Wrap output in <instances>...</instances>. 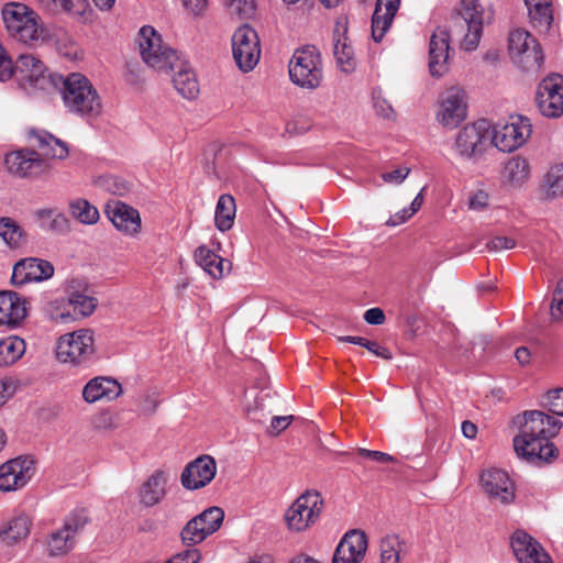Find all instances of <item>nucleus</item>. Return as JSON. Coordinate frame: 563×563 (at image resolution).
I'll list each match as a JSON object with an SVG mask.
<instances>
[{
	"instance_id": "obj_22",
	"label": "nucleus",
	"mask_w": 563,
	"mask_h": 563,
	"mask_svg": "<svg viewBox=\"0 0 563 563\" xmlns=\"http://www.w3.org/2000/svg\"><path fill=\"white\" fill-rule=\"evenodd\" d=\"M104 213L115 229L126 235H134L141 229L139 211L120 200H109L104 205Z\"/></svg>"
},
{
	"instance_id": "obj_53",
	"label": "nucleus",
	"mask_w": 563,
	"mask_h": 563,
	"mask_svg": "<svg viewBox=\"0 0 563 563\" xmlns=\"http://www.w3.org/2000/svg\"><path fill=\"white\" fill-rule=\"evenodd\" d=\"M400 2L401 0H376L374 11L395 18L399 10Z\"/></svg>"
},
{
	"instance_id": "obj_52",
	"label": "nucleus",
	"mask_w": 563,
	"mask_h": 563,
	"mask_svg": "<svg viewBox=\"0 0 563 563\" xmlns=\"http://www.w3.org/2000/svg\"><path fill=\"white\" fill-rule=\"evenodd\" d=\"M201 554L196 548H190L174 555L166 563H199Z\"/></svg>"
},
{
	"instance_id": "obj_55",
	"label": "nucleus",
	"mask_w": 563,
	"mask_h": 563,
	"mask_svg": "<svg viewBox=\"0 0 563 563\" xmlns=\"http://www.w3.org/2000/svg\"><path fill=\"white\" fill-rule=\"evenodd\" d=\"M15 393V384L11 378L0 379V408H2Z\"/></svg>"
},
{
	"instance_id": "obj_56",
	"label": "nucleus",
	"mask_w": 563,
	"mask_h": 563,
	"mask_svg": "<svg viewBox=\"0 0 563 563\" xmlns=\"http://www.w3.org/2000/svg\"><path fill=\"white\" fill-rule=\"evenodd\" d=\"M515 246V240L508 236H495L487 243V249L494 252L510 250Z\"/></svg>"
},
{
	"instance_id": "obj_13",
	"label": "nucleus",
	"mask_w": 563,
	"mask_h": 563,
	"mask_svg": "<svg viewBox=\"0 0 563 563\" xmlns=\"http://www.w3.org/2000/svg\"><path fill=\"white\" fill-rule=\"evenodd\" d=\"M232 54L236 66L243 71H251L261 57L260 38L254 29L244 24L232 35Z\"/></svg>"
},
{
	"instance_id": "obj_63",
	"label": "nucleus",
	"mask_w": 563,
	"mask_h": 563,
	"mask_svg": "<svg viewBox=\"0 0 563 563\" xmlns=\"http://www.w3.org/2000/svg\"><path fill=\"white\" fill-rule=\"evenodd\" d=\"M291 416H275L272 418L271 421V429L275 433H279L280 431L285 430L289 423Z\"/></svg>"
},
{
	"instance_id": "obj_61",
	"label": "nucleus",
	"mask_w": 563,
	"mask_h": 563,
	"mask_svg": "<svg viewBox=\"0 0 563 563\" xmlns=\"http://www.w3.org/2000/svg\"><path fill=\"white\" fill-rule=\"evenodd\" d=\"M364 320L368 324L379 325L385 322V314L380 308L367 309L364 313Z\"/></svg>"
},
{
	"instance_id": "obj_16",
	"label": "nucleus",
	"mask_w": 563,
	"mask_h": 563,
	"mask_svg": "<svg viewBox=\"0 0 563 563\" xmlns=\"http://www.w3.org/2000/svg\"><path fill=\"white\" fill-rule=\"evenodd\" d=\"M536 100L543 117H561L563 114V76L552 74L544 78L538 87Z\"/></svg>"
},
{
	"instance_id": "obj_58",
	"label": "nucleus",
	"mask_w": 563,
	"mask_h": 563,
	"mask_svg": "<svg viewBox=\"0 0 563 563\" xmlns=\"http://www.w3.org/2000/svg\"><path fill=\"white\" fill-rule=\"evenodd\" d=\"M374 108L376 113L384 119H391L394 115L393 107L379 96H374Z\"/></svg>"
},
{
	"instance_id": "obj_43",
	"label": "nucleus",
	"mask_w": 563,
	"mask_h": 563,
	"mask_svg": "<svg viewBox=\"0 0 563 563\" xmlns=\"http://www.w3.org/2000/svg\"><path fill=\"white\" fill-rule=\"evenodd\" d=\"M181 540L184 544L194 547L202 542L209 534L203 529L200 518H192L181 530Z\"/></svg>"
},
{
	"instance_id": "obj_44",
	"label": "nucleus",
	"mask_w": 563,
	"mask_h": 563,
	"mask_svg": "<svg viewBox=\"0 0 563 563\" xmlns=\"http://www.w3.org/2000/svg\"><path fill=\"white\" fill-rule=\"evenodd\" d=\"M0 236L10 246H18L23 238L22 228L11 218H0Z\"/></svg>"
},
{
	"instance_id": "obj_36",
	"label": "nucleus",
	"mask_w": 563,
	"mask_h": 563,
	"mask_svg": "<svg viewBox=\"0 0 563 563\" xmlns=\"http://www.w3.org/2000/svg\"><path fill=\"white\" fill-rule=\"evenodd\" d=\"M26 344L16 335L0 339V367H5L18 362L25 353Z\"/></svg>"
},
{
	"instance_id": "obj_31",
	"label": "nucleus",
	"mask_w": 563,
	"mask_h": 563,
	"mask_svg": "<svg viewBox=\"0 0 563 563\" xmlns=\"http://www.w3.org/2000/svg\"><path fill=\"white\" fill-rule=\"evenodd\" d=\"M481 487L485 493H514L515 479L504 470L489 468L481 474Z\"/></svg>"
},
{
	"instance_id": "obj_32",
	"label": "nucleus",
	"mask_w": 563,
	"mask_h": 563,
	"mask_svg": "<svg viewBox=\"0 0 563 563\" xmlns=\"http://www.w3.org/2000/svg\"><path fill=\"white\" fill-rule=\"evenodd\" d=\"M177 73L173 76V85L180 96L186 99H195L199 93V85L196 75L191 68L178 59L175 63Z\"/></svg>"
},
{
	"instance_id": "obj_20",
	"label": "nucleus",
	"mask_w": 563,
	"mask_h": 563,
	"mask_svg": "<svg viewBox=\"0 0 563 563\" xmlns=\"http://www.w3.org/2000/svg\"><path fill=\"white\" fill-rule=\"evenodd\" d=\"M510 545L519 563H553L542 544L525 530H516Z\"/></svg>"
},
{
	"instance_id": "obj_25",
	"label": "nucleus",
	"mask_w": 563,
	"mask_h": 563,
	"mask_svg": "<svg viewBox=\"0 0 563 563\" xmlns=\"http://www.w3.org/2000/svg\"><path fill=\"white\" fill-rule=\"evenodd\" d=\"M122 393L121 384L111 377L98 376L90 379L82 389V398L88 404L101 400L111 401Z\"/></svg>"
},
{
	"instance_id": "obj_41",
	"label": "nucleus",
	"mask_w": 563,
	"mask_h": 563,
	"mask_svg": "<svg viewBox=\"0 0 563 563\" xmlns=\"http://www.w3.org/2000/svg\"><path fill=\"white\" fill-rule=\"evenodd\" d=\"M46 314L54 321L68 323L75 320L68 298L54 299L45 306Z\"/></svg>"
},
{
	"instance_id": "obj_37",
	"label": "nucleus",
	"mask_w": 563,
	"mask_h": 563,
	"mask_svg": "<svg viewBox=\"0 0 563 563\" xmlns=\"http://www.w3.org/2000/svg\"><path fill=\"white\" fill-rule=\"evenodd\" d=\"M75 547V539L64 529L51 532L46 539V551L49 556H64Z\"/></svg>"
},
{
	"instance_id": "obj_35",
	"label": "nucleus",
	"mask_w": 563,
	"mask_h": 563,
	"mask_svg": "<svg viewBox=\"0 0 563 563\" xmlns=\"http://www.w3.org/2000/svg\"><path fill=\"white\" fill-rule=\"evenodd\" d=\"M407 553V544L397 534H388L380 540L379 563H400Z\"/></svg>"
},
{
	"instance_id": "obj_54",
	"label": "nucleus",
	"mask_w": 563,
	"mask_h": 563,
	"mask_svg": "<svg viewBox=\"0 0 563 563\" xmlns=\"http://www.w3.org/2000/svg\"><path fill=\"white\" fill-rule=\"evenodd\" d=\"M409 173L410 168L399 167L395 170L383 173L382 178L387 184L399 185L408 177Z\"/></svg>"
},
{
	"instance_id": "obj_50",
	"label": "nucleus",
	"mask_w": 563,
	"mask_h": 563,
	"mask_svg": "<svg viewBox=\"0 0 563 563\" xmlns=\"http://www.w3.org/2000/svg\"><path fill=\"white\" fill-rule=\"evenodd\" d=\"M170 475L167 471L156 470L144 483V493H157L164 490Z\"/></svg>"
},
{
	"instance_id": "obj_7",
	"label": "nucleus",
	"mask_w": 563,
	"mask_h": 563,
	"mask_svg": "<svg viewBox=\"0 0 563 563\" xmlns=\"http://www.w3.org/2000/svg\"><path fill=\"white\" fill-rule=\"evenodd\" d=\"M139 51L142 59L150 67L159 70H174L178 62L177 53L164 44L161 34L151 25H144L139 31Z\"/></svg>"
},
{
	"instance_id": "obj_29",
	"label": "nucleus",
	"mask_w": 563,
	"mask_h": 563,
	"mask_svg": "<svg viewBox=\"0 0 563 563\" xmlns=\"http://www.w3.org/2000/svg\"><path fill=\"white\" fill-rule=\"evenodd\" d=\"M29 139L36 142V145L42 151L44 156L56 159H65L69 155V148L67 144L47 131L31 130L29 132Z\"/></svg>"
},
{
	"instance_id": "obj_18",
	"label": "nucleus",
	"mask_w": 563,
	"mask_h": 563,
	"mask_svg": "<svg viewBox=\"0 0 563 563\" xmlns=\"http://www.w3.org/2000/svg\"><path fill=\"white\" fill-rule=\"evenodd\" d=\"M217 463L211 455H200L189 462L180 474V483L187 490H198L207 486L216 476Z\"/></svg>"
},
{
	"instance_id": "obj_27",
	"label": "nucleus",
	"mask_w": 563,
	"mask_h": 563,
	"mask_svg": "<svg viewBox=\"0 0 563 563\" xmlns=\"http://www.w3.org/2000/svg\"><path fill=\"white\" fill-rule=\"evenodd\" d=\"M345 22H336L333 32V55L338 67L344 73H351L356 66L354 49L346 36Z\"/></svg>"
},
{
	"instance_id": "obj_30",
	"label": "nucleus",
	"mask_w": 563,
	"mask_h": 563,
	"mask_svg": "<svg viewBox=\"0 0 563 563\" xmlns=\"http://www.w3.org/2000/svg\"><path fill=\"white\" fill-rule=\"evenodd\" d=\"M196 263L213 278H221L231 269V263L206 246H199L195 252Z\"/></svg>"
},
{
	"instance_id": "obj_12",
	"label": "nucleus",
	"mask_w": 563,
	"mask_h": 563,
	"mask_svg": "<svg viewBox=\"0 0 563 563\" xmlns=\"http://www.w3.org/2000/svg\"><path fill=\"white\" fill-rule=\"evenodd\" d=\"M490 124L486 120H478L463 126L455 135L454 153L463 159H475L483 155L489 136Z\"/></svg>"
},
{
	"instance_id": "obj_51",
	"label": "nucleus",
	"mask_w": 563,
	"mask_h": 563,
	"mask_svg": "<svg viewBox=\"0 0 563 563\" xmlns=\"http://www.w3.org/2000/svg\"><path fill=\"white\" fill-rule=\"evenodd\" d=\"M543 401L550 412L563 417V388L548 391Z\"/></svg>"
},
{
	"instance_id": "obj_10",
	"label": "nucleus",
	"mask_w": 563,
	"mask_h": 563,
	"mask_svg": "<svg viewBox=\"0 0 563 563\" xmlns=\"http://www.w3.org/2000/svg\"><path fill=\"white\" fill-rule=\"evenodd\" d=\"M467 117V96L465 90L457 86L445 88L437 102V121L445 129H455Z\"/></svg>"
},
{
	"instance_id": "obj_46",
	"label": "nucleus",
	"mask_w": 563,
	"mask_h": 563,
	"mask_svg": "<svg viewBox=\"0 0 563 563\" xmlns=\"http://www.w3.org/2000/svg\"><path fill=\"white\" fill-rule=\"evenodd\" d=\"M93 183L96 187L115 196H123L129 190L126 181L113 175L99 176Z\"/></svg>"
},
{
	"instance_id": "obj_4",
	"label": "nucleus",
	"mask_w": 563,
	"mask_h": 563,
	"mask_svg": "<svg viewBox=\"0 0 563 563\" xmlns=\"http://www.w3.org/2000/svg\"><path fill=\"white\" fill-rule=\"evenodd\" d=\"M19 86L27 93L51 92L58 87L59 75L49 74L44 63L32 54L20 55L13 67Z\"/></svg>"
},
{
	"instance_id": "obj_57",
	"label": "nucleus",
	"mask_w": 563,
	"mask_h": 563,
	"mask_svg": "<svg viewBox=\"0 0 563 563\" xmlns=\"http://www.w3.org/2000/svg\"><path fill=\"white\" fill-rule=\"evenodd\" d=\"M488 206V195L478 190L470 197L468 208L474 211H482Z\"/></svg>"
},
{
	"instance_id": "obj_28",
	"label": "nucleus",
	"mask_w": 563,
	"mask_h": 563,
	"mask_svg": "<svg viewBox=\"0 0 563 563\" xmlns=\"http://www.w3.org/2000/svg\"><path fill=\"white\" fill-rule=\"evenodd\" d=\"M32 521L25 514H18L0 526V541L12 547L24 541L31 531Z\"/></svg>"
},
{
	"instance_id": "obj_2",
	"label": "nucleus",
	"mask_w": 563,
	"mask_h": 563,
	"mask_svg": "<svg viewBox=\"0 0 563 563\" xmlns=\"http://www.w3.org/2000/svg\"><path fill=\"white\" fill-rule=\"evenodd\" d=\"M2 19L8 33L19 42L38 45L52 40V34L43 25L40 15L24 3L4 4Z\"/></svg>"
},
{
	"instance_id": "obj_39",
	"label": "nucleus",
	"mask_w": 563,
	"mask_h": 563,
	"mask_svg": "<svg viewBox=\"0 0 563 563\" xmlns=\"http://www.w3.org/2000/svg\"><path fill=\"white\" fill-rule=\"evenodd\" d=\"M543 187L548 198L563 197V164H556L549 169Z\"/></svg>"
},
{
	"instance_id": "obj_11",
	"label": "nucleus",
	"mask_w": 563,
	"mask_h": 563,
	"mask_svg": "<svg viewBox=\"0 0 563 563\" xmlns=\"http://www.w3.org/2000/svg\"><path fill=\"white\" fill-rule=\"evenodd\" d=\"M508 51L511 59L525 70H538L543 64L540 44L523 29H516L509 34Z\"/></svg>"
},
{
	"instance_id": "obj_47",
	"label": "nucleus",
	"mask_w": 563,
	"mask_h": 563,
	"mask_svg": "<svg viewBox=\"0 0 563 563\" xmlns=\"http://www.w3.org/2000/svg\"><path fill=\"white\" fill-rule=\"evenodd\" d=\"M223 511L219 507H210L200 515L196 516V518L201 519L202 527L205 530H207L209 536L220 528L223 521Z\"/></svg>"
},
{
	"instance_id": "obj_6",
	"label": "nucleus",
	"mask_w": 563,
	"mask_h": 563,
	"mask_svg": "<svg viewBox=\"0 0 563 563\" xmlns=\"http://www.w3.org/2000/svg\"><path fill=\"white\" fill-rule=\"evenodd\" d=\"M289 77L292 84L305 89H316L321 85L322 59L316 46L307 45L294 52L289 62Z\"/></svg>"
},
{
	"instance_id": "obj_14",
	"label": "nucleus",
	"mask_w": 563,
	"mask_h": 563,
	"mask_svg": "<svg viewBox=\"0 0 563 563\" xmlns=\"http://www.w3.org/2000/svg\"><path fill=\"white\" fill-rule=\"evenodd\" d=\"M3 163L5 170L12 177L20 179L38 178L47 168L46 162L42 155L27 147L7 153Z\"/></svg>"
},
{
	"instance_id": "obj_64",
	"label": "nucleus",
	"mask_w": 563,
	"mask_h": 563,
	"mask_svg": "<svg viewBox=\"0 0 563 563\" xmlns=\"http://www.w3.org/2000/svg\"><path fill=\"white\" fill-rule=\"evenodd\" d=\"M551 317L556 321L563 319V297H560L559 295H553Z\"/></svg>"
},
{
	"instance_id": "obj_42",
	"label": "nucleus",
	"mask_w": 563,
	"mask_h": 563,
	"mask_svg": "<svg viewBox=\"0 0 563 563\" xmlns=\"http://www.w3.org/2000/svg\"><path fill=\"white\" fill-rule=\"evenodd\" d=\"M38 216L40 217H51L49 222H45L44 230L51 231L58 234H64L69 231V220L68 218L63 213L59 212L57 209L53 208H42L38 209Z\"/></svg>"
},
{
	"instance_id": "obj_1",
	"label": "nucleus",
	"mask_w": 563,
	"mask_h": 563,
	"mask_svg": "<svg viewBox=\"0 0 563 563\" xmlns=\"http://www.w3.org/2000/svg\"><path fill=\"white\" fill-rule=\"evenodd\" d=\"M514 423L519 428L512 441L518 457L536 465L556 457L558 450L551 439L562 428L559 419L540 410H527L517 416Z\"/></svg>"
},
{
	"instance_id": "obj_26",
	"label": "nucleus",
	"mask_w": 563,
	"mask_h": 563,
	"mask_svg": "<svg viewBox=\"0 0 563 563\" xmlns=\"http://www.w3.org/2000/svg\"><path fill=\"white\" fill-rule=\"evenodd\" d=\"M25 317V299L14 291H0V325L15 328Z\"/></svg>"
},
{
	"instance_id": "obj_40",
	"label": "nucleus",
	"mask_w": 563,
	"mask_h": 563,
	"mask_svg": "<svg viewBox=\"0 0 563 563\" xmlns=\"http://www.w3.org/2000/svg\"><path fill=\"white\" fill-rule=\"evenodd\" d=\"M71 312L75 320L89 317L97 308V299L80 292H74L68 297Z\"/></svg>"
},
{
	"instance_id": "obj_23",
	"label": "nucleus",
	"mask_w": 563,
	"mask_h": 563,
	"mask_svg": "<svg viewBox=\"0 0 563 563\" xmlns=\"http://www.w3.org/2000/svg\"><path fill=\"white\" fill-rule=\"evenodd\" d=\"M367 550V537L361 530L347 531L338 544L332 563H360Z\"/></svg>"
},
{
	"instance_id": "obj_9",
	"label": "nucleus",
	"mask_w": 563,
	"mask_h": 563,
	"mask_svg": "<svg viewBox=\"0 0 563 563\" xmlns=\"http://www.w3.org/2000/svg\"><path fill=\"white\" fill-rule=\"evenodd\" d=\"M531 133L532 124L527 117L511 115L492 128V143L500 152L511 153L523 146Z\"/></svg>"
},
{
	"instance_id": "obj_19",
	"label": "nucleus",
	"mask_w": 563,
	"mask_h": 563,
	"mask_svg": "<svg viewBox=\"0 0 563 563\" xmlns=\"http://www.w3.org/2000/svg\"><path fill=\"white\" fill-rule=\"evenodd\" d=\"M453 40L450 31L438 27L431 35L429 43V71L432 77H442L449 71L450 41Z\"/></svg>"
},
{
	"instance_id": "obj_45",
	"label": "nucleus",
	"mask_w": 563,
	"mask_h": 563,
	"mask_svg": "<svg viewBox=\"0 0 563 563\" xmlns=\"http://www.w3.org/2000/svg\"><path fill=\"white\" fill-rule=\"evenodd\" d=\"M89 521L88 511L85 508H79L66 516L63 528L75 539L76 534L81 532Z\"/></svg>"
},
{
	"instance_id": "obj_8",
	"label": "nucleus",
	"mask_w": 563,
	"mask_h": 563,
	"mask_svg": "<svg viewBox=\"0 0 563 563\" xmlns=\"http://www.w3.org/2000/svg\"><path fill=\"white\" fill-rule=\"evenodd\" d=\"M95 354L93 332L89 329H79L65 333L57 340V360L70 366H80Z\"/></svg>"
},
{
	"instance_id": "obj_48",
	"label": "nucleus",
	"mask_w": 563,
	"mask_h": 563,
	"mask_svg": "<svg viewBox=\"0 0 563 563\" xmlns=\"http://www.w3.org/2000/svg\"><path fill=\"white\" fill-rule=\"evenodd\" d=\"M224 5L229 14L239 19H249L255 11L253 0H224Z\"/></svg>"
},
{
	"instance_id": "obj_38",
	"label": "nucleus",
	"mask_w": 563,
	"mask_h": 563,
	"mask_svg": "<svg viewBox=\"0 0 563 563\" xmlns=\"http://www.w3.org/2000/svg\"><path fill=\"white\" fill-rule=\"evenodd\" d=\"M69 211L74 219L87 225L97 223L100 218L98 209L82 198L70 201Z\"/></svg>"
},
{
	"instance_id": "obj_3",
	"label": "nucleus",
	"mask_w": 563,
	"mask_h": 563,
	"mask_svg": "<svg viewBox=\"0 0 563 563\" xmlns=\"http://www.w3.org/2000/svg\"><path fill=\"white\" fill-rule=\"evenodd\" d=\"M66 109L85 119H93L100 115L102 103L100 96L90 80L79 74L71 73L67 77L60 76L58 87Z\"/></svg>"
},
{
	"instance_id": "obj_49",
	"label": "nucleus",
	"mask_w": 563,
	"mask_h": 563,
	"mask_svg": "<svg viewBox=\"0 0 563 563\" xmlns=\"http://www.w3.org/2000/svg\"><path fill=\"white\" fill-rule=\"evenodd\" d=\"M393 21V16L374 11L372 16V37L375 42L383 40L386 32L390 29Z\"/></svg>"
},
{
	"instance_id": "obj_62",
	"label": "nucleus",
	"mask_w": 563,
	"mask_h": 563,
	"mask_svg": "<svg viewBox=\"0 0 563 563\" xmlns=\"http://www.w3.org/2000/svg\"><path fill=\"white\" fill-rule=\"evenodd\" d=\"M366 350H368L374 355H376L378 357H382L384 360H391L393 358V355H391L390 351L387 347H384V346L379 345L375 341H369L368 340Z\"/></svg>"
},
{
	"instance_id": "obj_21",
	"label": "nucleus",
	"mask_w": 563,
	"mask_h": 563,
	"mask_svg": "<svg viewBox=\"0 0 563 563\" xmlns=\"http://www.w3.org/2000/svg\"><path fill=\"white\" fill-rule=\"evenodd\" d=\"M55 268L48 261L27 257L19 261L13 266L11 282L15 286L27 283H41L53 277Z\"/></svg>"
},
{
	"instance_id": "obj_33",
	"label": "nucleus",
	"mask_w": 563,
	"mask_h": 563,
	"mask_svg": "<svg viewBox=\"0 0 563 563\" xmlns=\"http://www.w3.org/2000/svg\"><path fill=\"white\" fill-rule=\"evenodd\" d=\"M534 27L548 30L553 20L552 0H525Z\"/></svg>"
},
{
	"instance_id": "obj_24",
	"label": "nucleus",
	"mask_w": 563,
	"mask_h": 563,
	"mask_svg": "<svg viewBox=\"0 0 563 563\" xmlns=\"http://www.w3.org/2000/svg\"><path fill=\"white\" fill-rule=\"evenodd\" d=\"M531 175L530 162L521 155H515L504 164L500 180L509 189H521L529 183Z\"/></svg>"
},
{
	"instance_id": "obj_17",
	"label": "nucleus",
	"mask_w": 563,
	"mask_h": 563,
	"mask_svg": "<svg viewBox=\"0 0 563 563\" xmlns=\"http://www.w3.org/2000/svg\"><path fill=\"white\" fill-rule=\"evenodd\" d=\"M321 495H299L285 515L288 527L295 531L306 529L319 516L322 508Z\"/></svg>"
},
{
	"instance_id": "obj_60",
	"label": "nucleus",
	"mask_w": 563,
	"mask_h": 563,
	"mask_svg": "<svg viewBox=\"0 0 563 563\" xmlns=\"http://www.w3.org/2000/svg\"><path fill=\"white\" fill-rule=\"evenodd\" d=\"M158 404L159 399L154 393L147 394L140 404V409L143 413L151 415L156 410Z\"/></svg>"
},
{
	"instance_id": "obj_59",
	"label": "nucleus",
	"mask_w": 563,
	"mask_h": 563,
	"mask_svg": "<svg viewBox=\"0 0 563 563\" xmlns=\"http://www.w3.org/2000/svg\"><path fill=\"white\" fill-rule=\"evenodd\" d=\"M41 3L51 11L70 12L73 9L71 0H40Z\"/></svg>"
},
{
	"instance_id": "obj_15",
	"label": "nucleus",
	"mask_w": 563,
	"mask_h": 563,
	"mask_svg": "<svg viewBox=\"0 0 563 563\" xmlns=\"http://www.w3.org/2000/svg\"><path fill=\"white\" fill-rule=\"evenodd\" d=\"M36 472L35 461L20 455L0 465V490L10 493L22 489Z\"/></svg>"
},
{
	"instance_id": "obj_5",
	"label": "nucleus",
	"mask_w": 563,
	"mask_h": 563,
	"mask_svg": "<svg viewBox=\"0 0 563 563\" xmlns=\"http://www.w3.org/2000/svg\"><path fill=\"white\" fill-rule=\"evenodd\" d=\"M484 26V9L478 0H462L461 15L452 24V36L465 52L475 51Z\"/></svg>"
},
{
	"instance_id": "obj_34",
	"label": "nucleus",
	"mask_w": 563,
	"mask_h": 563,
	"mask_svg": "<svg viewBox=\"0 0 563 563\" xmlns=\"http://www.w3.org/2000/svg\"><path fill=\"white\" fill-rule=\"evenodd\" d=\"M236 212L234 198L229 194L219 197L214 211V224L218 230L225 232L233 227Z\"/></svg>"
}]
</instances>
